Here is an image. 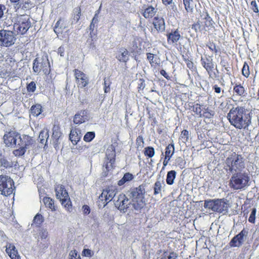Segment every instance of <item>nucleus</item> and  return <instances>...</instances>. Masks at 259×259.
Here are the masks:
<instances>
[{"label":"nucleus","mask_w":259,"mask_h":259,"mask_svg":"<svg viewBox=\"0 0 259 259\" xmlns=\"http://www.w3.org/2000/svg\"><path fill=\"white\" fill-rule=\"evenodd\" d=\"M227 118L232 125L239 130L247 129L251 123V116L243 106H237L230 109Z\"/></svg>","instance_id":"nucleus-1"},{"label":"nucleus","mask_w":259,"mask_h":259,"mask_svg":"<svg viewBox=\"0 0 259 259\" xmlns=\"http://www.w3.org/2000/svg\"><path fill=\"white\" fill-rule=\"evenodd\" d=\"M225 164V169L231 173L241 171L245 167L244 157L235 152L226 158Z\"/></svg>","instance_id":"nucleus-2"},{"label":"nucleus","mask_w":259,"mask_h":259,"mask_svg":"<svg viewBox=\"0 0 259 259\" xmlns=\"http://www.w3.org/2000/svg\"><path fill=\"white\" fill-rule=\"evenodd\" d=\"M204 207L225 214L228 213L230 204L229 200L225 198L208 199L204 201Z\"/></svg>","instance_id":"nucleus-3"},{"label":"nucleus","mask_w":259,"mask_h":259,"mask_svg":"<svg viewBox=\"0 0 259 259\" xmlns=\"http://www.w3.org/2000/svg\"><path fill=\"white\" fill-rule=\"evenodd\" d=\"M129 192L128 196L132 199L134 208L136 209H141L143 208L146 204L145 185H140L138 187L131 189Z\"/></svg>","instance_id":"nucleus-4"},{"label":"nucleus","mask_w":259,"mask_h":259,"mask_svg":"<svg viewBox=\"0 0 259 259\" xmlns=\"http://www.w3.org/2000/svg\"><path fill=\"white\" fill-rule=\"evenodd\" d=\"M214 22L211 17L207 13L204 17H201L192 25V28L196 32H200L203 34L209 33L214 29Z\"/></svg>","instance_id":"nucleus-5"},{"label":"nucleus","mask_w":259,"mask_h":259,"mask_svg":"<svg viewBox=\"0 0 259 259\" xmlns=\"http://www.w3.org/2000/svg\"><path fill=\"white\" fill-rule=\"evenodd\" d=\"M250 180L248 173L237 172L235 173L230 179V187L234 190H241L249 185Z\"/></svg>","instance_id":"nucleus-6"},{"label":"nucleus","mask_w":259,"mask_h":259,"mask_svg":"<svg viewBox=\"0 0 259 259\" xmlns=\"http://www.w3.org/2000/svg\"><path fill=\"white\" fill-rule=\"evenodd\" d=\"M18 140L17 145L19 148L14 150L13 153L15 156L20 157L24 155L27 149L34 145L35 141L32 137L27 135H20Z\"/></svg>","instance_id":"nucleus-7"},{"label":"nucleus","mask_w":259,"mask_h":259,"mask_svg":"<svg viewBox=\"0 0 259 259\" xmlns=\"http://www.w3.org/2000/svg\"><path fill=\"white\" fill-rule=\"evenodd\" d=\"M190 109L194 116L204 119L213 118L215 115V111L206 105L195 103L191 106Z\"/></svg>","instance_id":"nucleus-8"},{"label":"nucleus","mask_w":259,"mask_h":259,"mask_svg":"<svg viewBox=\"0 0 259 259\" xmlns=\"http://www.w3.org/2000/svg\"><path fill=\"white\" fill-rule=\"evenodd\" d=\"M55 192L57 199L60 200L61 204L68 210L71 209L72 203L65 186L60 184H56Z\"/></svg>","instance_id":"nucleus-9"},{"label":"nucleus","mask_w":259,"mask_h":259,"mask_svg":"<svg viewBox=\"0 0 259 259\" xmlns=\"http://www.w3.org/2000/svg\"><path fill=\"white\" fill-rule=\"evenodd\" d=\"M30 18L27 15L18 16L14 24V28L20 34H25L31 26Z\"/></svg>","instance_id":"nucleus-10"},{"label":"nucleus","mask_w":259,"mask_h":259,"mask_svg":"<svg viewBox=\"0 0 259 259\" xmlns=\"http://www.w3.org/2000/svg\"><path fill=\"white\" fill-rule=\"evenodd\" d=\"M15 189L14 182L12 179L8 176H0V192L2 195L9 196L13 193Z\"/></svg>","instance_id":"nucleus-11"},{"label":"nucleus","mask_w":259,"mask_h":259,"mask_svg":"<svg viewBox=\"0 0 259 259\" xmlns=\"http://www.w3.org/2000/svg\"><path fill=\"white\" fill-rule=\"evenodd\" d=\"M117 193V189L113 186H108L104 189L99 197V205L105 206L114 197Z\"/></svg>","instance_id":"nucleus-12"},{"label":"nucleus","mask_w":259,"mask_h":259,"mask_svg":"<svg viewBox=\"0 0 259 259\" xmlns=\"http://www.w3.org/2000/svg\"><path fill=\"white\" fill-rule=\"evenodd\" d=\"M16 37L12 31L2 29L0 30V46L9 47L14 44Z\"/></svg>","instance_id":"nucleus-13"},{"label":"nucleus","mask_w":259,"mask_h":259,"mask_svg":"<svg viewBox=\"0 0 259 259\" xmlns=\"http://www.w3.org/2000/svg\"><path fill=\"white\" fill-rule=\"evenodd\" d=\"M116 151L115 148L113 145H110L107 149L105 152V160L104 166L107 171L110 168H113L115 162Z\"/></svg>","instance_id":"nucleus-14"},{"label":"nucleus","mask_w":259,"mask_h":259,"mask_svg":"<svg viewBox=\"0 0 259 259\" xmlns=\"http://www.w3.org/2000/svg\"><path fill=\"white\" fill-rule=\"evenodd\" d=\"M73 72L77 87L79 89L87 87L90 83L88 76L83 72L78 69H74Z\"/></svg>","instance_id":"nucleus-15"},{"label":"nucleus","mask_w":259,"mask_h":259,"mask_svg":"<svg viewBox=\"0 0 259 259\" xmlns=\"http://www.w3.org/2000/svg\"><path fill=\"white\" fill-rule=\"evenodd\" d=\"M32 69L35 73H39L42 71L45 74L49 75L51 72L50 62L48 59L42 60L39 62L38 58H35L33 62Z\"/></svg>","instance_id":"nucleus-16"},{"label":"nucleus","mask_w":259,"mask_h":259,"mask_svg":"<svg viewBox=\"0 0 259 259\" xmlns=\"http://www.w3.org/2000/svg\"><path fill=\"white\" fill-rule=\"evenodd\" d=\"M20 134L15 131L11 130L5 134L4 142L8 147H15L17 141L19 139Z\"/></svg>","instance_id":"nucleus-17"},{"label":"nucleus","mask_w":259,"mask_h":259,"mask_svg":"<svg viewBox=\"0 0 259 259\" xmlns=\"http://www.w3.org/2000/svg\"><path fill=\"white\" fill-rule=\"evenodd\" d=\"M248 234V231L243 229L239 233L235 235L230 241L231 247H239L242 245Z\"/></svg>","instance_id":"nucleus-18"},{"label":"nucleus","mask_w":259,"mask_h":259,"mask_svg":"<svg viewBox=\"0 0 259 259\" xmlns=\"http://www.w3.org/2000/svg\"><path fill=\"white\" fill-rule=\"evenodd\" d=\"M201 64L206 70L209 77H212V73L214 68V62L211 56H205L201 57L200 59Z\"/></svg>","instance_id":"nucleus-19"},{"label":"nucleus","mask_w":259,"mask_h":259,"mask_svg":"<svg viewBox=\"0 0 259 259\" xmlns=\"http://www.w3.org/2000/svg\"><path fill=\"white\" fill-rule=\"evenodd\" d=\"M166 36L169 45L177 44L182 38L179 29H172L170 32H167Z\"/></svg>","instance_id":"nucleus-20"},{"label":"nucleus","mask_w":259,"mask_h":259,"mask_svg":"<svg viewBox=\"0 0 259 259\" xmlns=\"http://www.w3.org/2000/svg\"><path fill=\"white\" fill-rule=\"evenodd\" d=\"M130 204L129 200L126 195L123 193L120 194L118 199L115 201V204L118 209L124 211L128 208Z\"/></svg>","instance_id":"nucleus-21"},{"label":"nucleus","mask_w":259,"mask_h":259,"mask_svg":"<svg viewBox=\"0 0 259 259\" xmlns=\"http://www.w3.org/2000/svg\"><path fill=\"white\" fill-rule=\"evenodd\" d=\"M233 96L232 97L235 98L236 97H240V98H244L247 95L246 91L244 86L240 83H234L233 88Z\"/></svg>","instance_id":"nucleus-22"},{"label":"nucleus","mask_w":259,"mask_h":259,"mask_svg":"<svg viewBox=\"0 0 259 259\" xmlns=\"http://www.w3.org/2000/svg\"><path fill=\"white\" fill-rule=\"evenodd\" d=\"M152 24L157 32H163L165 28L164 19L161 17L156 16L153 19Z\"/></svg>","instance_id":"nucleus-23"},{"label":"nucleus","mask_w":259,"mask_h":259,"mask_svg":"<svg viewBox=\"0 0 259 259\" xmlns=\"http://www.w3.org/2000/svg\"><path fill=\"white\" fill-rule=\"evenodd\" d=\"M81 137V131L76 127L72 128L69 135V139L73 145H76Z\"/></svg>","instance_id":"nucleus-24"},{"label":"nucleus","mask_w":259,"mask_h":259,"mask_svg":"<svg viewBox=\"0 0 259 259\" xmlns=\"http://www.w3.org/2000/svg\"><path fill=\"white\" fill-rule=\"evenodd\" d=\"M6 252L11 259H21L15 245L9 243L6 246Z\"/></svg>","instance_id":"nucleus-25"},{"label":"nucleus","mask_w":259,"mask_h":259,"mask_svg":"<svg viewBox=\"0 0 259 259\" xmlns=\"http://www.w3.org/2000/svg\"><path fill=\"white\" fill-rule=\"evenodd\" d=\"M87 119V111L81 110L77 113L74 116L73 122L75 124H81Z\"/></svg>","instance_id":"nucleus-26"},{"label":"nucleus","mask_w":259,"mask_h":259,"mask_svg":"<svg viewBox=\"0 0 259 259\" xmlns=\"http://www.w3.org/2000/svg\"><path fill=\"white\" fill-rule=\"evenodd\" d=\"M157 10L155 8L149 6L143 11L142 14L146 19H150L154 16Z\"/></svg>","instance_id":"nucleus-27"},{"label":"nucleus","mask_w":259,"mask_h":259,"mask_svg":"<svg viewBox=\"0 0 259 259\" xmlns=\"http://www.w3.org/2000/svg\"><path fill=\"white\" fill-rule=\"evenodd\" d=\"M43 202L45 206L51 210L52 211H55L56 210V206L55 205L54 200L49 197H45L43 198Z\"/></svg>","instance_id":"nucleus-28"},{"label":"nucleus","mask_w":259,"mask_h":259,"mask_svg":"<svg viewBox=\"0 0 259 259\" xmlns=\"http://www.w3.org/2000/svg\"><path fill=\"white\" fill-rule=\"evenodd\" d=\"M185 9L188 13L192 14L194 11L195 4L193 0H183Z\"/></svg>","instance_id":"nucleus-29"},{"label":"nucleus","mask_w":259,"mask_h":259,"mask_svg":"<svg viewBox=\"0 0 259 259\" xmlns=\"http://www.w3.org/2000/svg\"><path fill=\"white\" fill-rule=\"evenodd\" d=\"M42 111L41 105L36 104L32 105L30 109V114L33 116H38Z\"/></svg>","instance_id":"nucleus-30"},{"label":"nucleus","mask_w":259,"mask_h":259,"mask_svg":"<svg viewBox=\"0 0 259 259\" xmlns=\"http://www.w3.org/2000/svg\"><path fill=\"white\" fill-rule=\"evenodd\" d=\"M183 59L186 64L187 67L191 71H195L196 70V67L194 63L189 57H186L184 55L182 56Z\"/></svg>","instance_id":"nucleus-31"},{"label":"nucleus","mask_w":259,"mask_h":259,"mask_svg":"<svg viewBox=\"0 0 259 259\" xmlns=\"http://www.w3.org/2000/svg\"><path fill=\"white\" fill-rule=\"evenodd\" d=\"M128 52L126 49H123L120 51V54L116 56V58L120 62L126 63L128 60Z\"/></svg>","instance_id":"nucleus-32"},{"label":"nucleus","mask_w":259,"mask_h":259,"mask_svg":"<svg viewBox=\"0 0 259 259\" xmlns=\"http://www.w3.org/2000/svg\"><path fill=\"white\" fill-rule=\"evenodd\" d=\"M62 21V19L60 18L56 22L54 28V31L58 36L59 34L62 33L63 30L65 28V26L63 23L61 24Z\"/></svg>","instance_id":"nucleus-33"},{"label":"nucleus","mask_w":259,"mask_h":259,"mask_svg":"<svg viewBox=\"0 0 259 259\" xmlns=\"http://www.w3.org/2000/svg\"><path fill=\"white\" fill-rule=\"evenodd\" d=\"M176 171L174 170H171L167 172L166 175V182L167 184L171 185L174 183V180L176 177Z\"/></svg>","instance_id":"nucleus-34"},{"label":"nucleus","mask_w":259,"mask_h":259,"mask_svg":"<svg viewBox=\"0 0 259 259\" xmlns=\"http://www.w3.org/2000/svg\"><path fill=\"white\" fill-rule=\"evenodd\" d=\"M175 152L174 144H169L165 149V157L170 159Z\"/></svg>","instance_id":"nucleus-35"},{"label":"nucleus","mask_w":259,"mask_h":259,"mask_svg":"<svg viewBox=\"0 0 259 259\" xmlns=\"http://www.w3.org/2000/svg\"><path fill=\"white\" fill-rule=\"evenodd\" d=\"M44 221L43 216L39 213H37L34 217L32 226L34 224L36 227H40Z\"/></svg>","instance_id":"nucleus-36"},{"label":"nucleus","mask_w":259,"mask_h":259,"mask_svg":"<svg viewBox=\"0 0 259 259\" xmlns=\"http://www.w3.org/2000/svg\"><path fill=\"white\" fill-rule=\"evenodd\" d=\"M143 153L145 156L152 158L155 154V150L153 147L148 146L144 148Z\"/></svg>","instance_id":"nucleus-37"},{"label":"nucleus","mask_w":259,"mask_h":259,"mask_svg":"<svg viewBox=\"0 0 259 259\" xmlns=\"http://www.w3.org/2000/svg\"><path fill=\"white\" fill-rule=\"evenodd\" d=\"M242 74L245 78H248L250 74L249 66L246 62H244L241 70Z\"/></svg>","instance_id":"nucleus-38"},{"label":"nucleus","mask_w":259,"mask_h":259,"mask_svg":"<svg viewBox=\"0 0 259 259\" xmlns=\"http://www.w3.org/2000/svg\"><path fill=\"white\" fill-rule=\"evenodd\" d=\"M104 91L105 93H108L110 92V86L112 82L109 77H105L104 79Z\"/></svg>","instance_id":"nucleus-39"},{"label":"nucleus","mask_w":259,"mask_h":259,"mask_svg":"<svg viewBox=\"0 0 259 259\" xmlns=\"http://www.w3.org/2000/svg\"><path fill=\"white\" fill-rule=\"evenodd\" d=\"M206 46L208 48L209 50L215 55L218 54L219 51L216 44L213 41H209L207 43Z\"/></svg>","instance_id":"nucleus-40"},{"label":"nucleus","mask_w":259,"mask_h":259,"mask_svg":"<svg viewBox=\"0 0 259 259\" xmlns=\"http://www.w3.org/2000/svg\"><path fill=\"white\" fill-rule=\"evenodd\" d=\"M153 189L154 195H156L161 192L162 189V184L160 181H157L155 182L154 184Z\"/></svg>","instance_id":"nucleus-41"},{"label":"nucleus","mask_w":259,"mask_h":259,"mask_svg":"<svg viewBox=\"0 0 259 259\" xmlns=\"http://www.w3.org/2000/svg\"><path fill=\"white\" fill-rule=\"evenodd\" d=\"M95 137V133L94 132H87L83 137V140L86 142H90Z\"/></svg>","instance_id":"nucleus-42"},{"label":"nucleus","mask_w":259,"mask_h":259,"mask_svg":"<svg viewBox=\"0 0 259 259\" xmlns=\"http://www.w3.org/2000/svg\"><path fill=\"white\" fill-rule=\"evenodd\" d=\"M154 57V55L153 54L151 53H147V58L148 61H149L150 65H151V66L156 67L157 66L159 65V63L153 60Z\"/></svg>","instance_id":"nucleus-43"},{"label":"nucleus","mask_w":259,"mask_h":259,"mask_svg":"<svg viewBox=\"0 0 259 259\" xmlns=\"http://www.w3.org/2000/svg\"><path fill=\"white\" fill-rule=\"evenodd\" d=\"M0 163L2 166H3L4 167L7 168L12 167L13 166V163L12 162L9 161L7 159L5 158H2L0 160Z\"/></svg>","instance_id":"nucleus-44"},{"label":"nucleus","mask_w":259,"mask_h":259,"mask_svg":"<svg viewBox=\"0 0 259 259\" xmlns=\"http://www.w3.org/2000/svg\"><path fill=\"white\" fill-rule=\"evenodd\" d=\"M75 13L74 14L73 19L77 22L80 18L81 15V10L80 7H78L74 9Z\"/></svg>","instance_id":"nucleus-45"},{"label":"nucleus","mask_w":259,"mask_h":259,"mask_svg":"<svg viewBox=\"0 0 259 259\" xmlns=\"http://www.w3.org/2000/svg\"><path fill=\"white\" fill-rule=\"evenodd\" d=\"M256 212V209L253 207L251 209V213L248 218V222L252 224H254L255 221V214Z\"/></svg>","instance_id":"nucleus-46"},{"label":"nucleus","mask_w":259,"mask_h":259,"mask_svg":"<svg viewBox=\"0 0 259 259\" xmlns=\"http://www.w3.org/2000/svg\"><path fill=\"white\" fill-rule=\"evenodd\" d=\"M144 139L142 136H139L136 140V144L137 148H143L144 147Z\"/></svg>","instance_id":"nucleus-47"},{"label":"nucleus","mask_w":259,"mask_h":259,"mask_svg":"<svg viewBox=\"0 0 259 259\" xmlns=\"http://www.w3.org/2000/svg\"><path fill=\"white\" fill-rule=\"evenodd\" d=\"M60 135L61 132L59 130V127L55 125L53 127V136L56 138H58Z\"/></svg>","instance_id":"nucleus-48"},{"label":"nucleus","mask_w":259,"mask_h":259,"mask_svg":"<svg viewBox=\"0 0 259 259\" xmlns=\"http://www.w3.org/2000/svg\"><path fill=\"white\" fill-rule=\"evenodd\" d=\"M48 235V233L47 231L45 229H41L40 230L38 235V238L41 240L45 239L47 238Z\"/></svg>","instance_id":"nucleus-49"},{"label":"nucleus","mask_w":259,"mask_h":259,"mask_svg":"<svg viewBox=\"0 0 259 259\" xmlns=\"http://www.w3.org/2000/svg\"><path fill=\"white\" fill-rule=\"evenodd\" d=\"M141 51V48H139L137 45V43H135V46L133 45L131 49V53L134 55H137L140 54Z\"/></svg>","instance_id":"nucleus-50"},{"label":"nucleus","mask_w":259,"mask_h":259,"mask_svg":"<svg viewBox=\"0 0 259 259\" xmlns=\"http://www.w3.org/2000/svg\"><path fill=\"white\" fill-rule=\"evenodd\" d=\"M69 259H81V258L77 251L76 250H73L70 252Z\"/></svg>","instance_id":"nucleus-51"},{"label":"nucleus","mask_w":259,"mask_h":259,"mask_svg":"<svg viewBox=\"0 0 259 259\" xmlns=\"http://www.w3.org/2000/svg\"><path fill=\"white\" fill-rule=\"evenodd\" d=\"M36 89V84L34 81H31L27 85V90L29 92H34Z\"/></svg>","instance_id":"nucleus-52"},{"label":"nucleus","mask_w":259,"mask_h":259,"mask_svg":"<svg viewBox=\"0 0 259 259\" xmlns=\"http://www.w3.org/2000/svg\"><path fill=\"white\" fill-rule=\"evenodd\" d=\"M220 64L221 65L223 68H224L225 70L227 71H229V69L228 67V62L227 60L224 58H221Z\"/></svg>","instance_id":"nucleus-53"},{"label":"nucleus","mask_w":259,"mask_h":259,"mask_svg":"<svg viewBox=\"0 0 259 259\" xmlns=\"http://www.w3.org/2000/svg\"><path fill=\"white\" fill-rule=\"evenodd\" d=\"M251 10L255 13H258V9L256 1H252L250 3Z\"/></svg>","instance_id":"nucleus-54"},{"label":"nucleus","mask_w":259,"mask_h":259,"mask_svg":"<svg viewBox=\"0 0 259 259\" xmlns=\"http://www.w3.org/2000/svg\"><path fill=\"white\" fill-rule=\"evenodd\" d=\"M181 136L182 139H184L186 141H187L189 139V132L186 130H183Z\"/></svg>","instance_id":"nucleus-55"},{"label":"nucleus","mask_w":259,"mask_h":259,"mask_svg":"<svg viewBox=\"0 0 259 259\" xmlns=\"http://www.w3.org/2000/svg\"><path fill=\"white\" fill-rule=\"evenodd\" d=\"M123 178L125 179L126 182H128L131 181L133 179L134 176L132 174H130L129 172L125 173L124 175Z\"/></svg>","instance_id":"nucleus-56"},{"label":"nucleus","mask_w":259,"mask_h":259,"mask_svg":"<svg viewBox=\"0 0 259 259\" xmlns=\"http://www.w3.org/2000/svg\"><path fill=\"white\" fill-rule=\"evenodd\" d=\"M139 82L138 88L139 90H143L145 87V80L143 78H140Z\"/></svg>","instance_id":"nucleus-57"},{"label":"nucleus","mask_w":259,"mask_h":259,"mask_svg":"<svg viewBox=\"0 0 259 259\" xmlns=\"http://www.w3.org/2000/svg\"><path fill=\"white\" fill-rule=\"evenodd\" d=\"M82 252L85 256L91 257L93 255L92 251L89 249H84Z\"/></svg>","instance_id":"nucleus-58"},{"label":"nucleus","mask_w":259,"mask_h":259,"mask_svg":"<svg viewBox=\"0 0 259 259\" xmlns=\"http://www.w3.org/2000/svg\"><path fill=\"white\" fill-rule=\"evenodd\" d=\"M82 210L84 214H88L90 213V207L87 205H84L82 206Z\"/></svg>","instance_id":"nucleus-59"},{"label":"nucleus","mask_w":259,"mask_h":259,"mask_svg":"<svg viewBox=\"0 0 259 259\" xmlns=\"http://www.w3.org/2000/svg\"><path fill=\"white\" fill-rule=\"evenodd\" d=\"M178 255L174 251L170 252L166 259H177Z\"/></svg>","instance_id":"nucleus-60"},{"label":"nucleus","mask_w":259,"mask_h":259,"mask_svg":"<svg viewBox=\"0 0 259 259\" xmlns=\"http://www.w3.org/2000/svg\"><path fill=\"white\" fill-rule=\"evenodd\" d=\"M160 73L161 75L163 76L167 80L170 79V76L168 75V74L166 72V71L164 70L161 69L160 71Z\"/></svg>","instance_id":"nucleus-61"},{"label":"nucleus","mask_w":259,"mask_h":259,"mask_svg":"<svg viewBox=\"0 0 259 259\" xmlns=\"http://www.w3.org/2000/svg\"><path fill=\"white\" fill-rule=\"evenodd\" d=\"M65 50L63 47H60L58 49V53L60 55V56L63 57L64 55Z\"/></svg>","instance_id":"nucleus-62"},{"label":"nucleus","mask_w":259,"mask_h":259,"mask_svg":"<svg viewBox=\"0 0 259 259\" xmlns=\"http://www.w3.org/2000/svg\"><path fill=\"white\" fill-rule=\"evenodd\" d=\"M212 89L214 90L215 93L217 94H220L221 92V88L217 84L214 85L212 87Z\"/></svg>","instance_id":"nucleus-63"},{"label":"nucleus","mask_w":259,"mask_h":259,"mask_svg":"<svg viewBox=\"0 0 259 259\" xmlns=\"http://www.w3.org/2000/svg\"><path fill=\"white\" fill-rule=\"evenodd\" d=\"M45 134V133L44 132H41L39 135V139L40 140V142L41 144H44L45 142V139L44 138V135Z\"/></svg>","instance_id":"nucleus-64"}]
</instances>
